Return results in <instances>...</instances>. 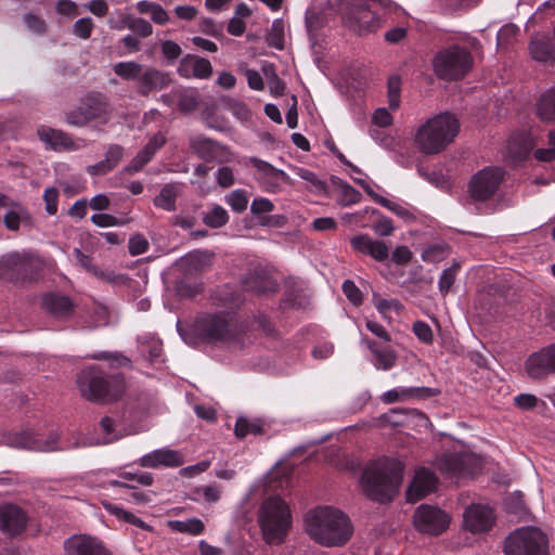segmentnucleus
I'll list each match as a JSON object with an SVG mask.
<instances>
[{"instance_id": "10", "label": "nucleus", "mask_w": 555, "mask_h": 555, "mask_svg": "<svg viewBox=\"0 0 555 555\" xmlns=\"http://www.w3.org/2000/svg\"><path fill=\"white\" fill-rule=\"evenodd\" d=\"M413 522L420 532L439 535L449 527L450 516L439 507L423 504L416 508Z\"/></svg>"}, {"instance_id": "8", "label": "nucleus", "mask_w": 555, "mask_h": 555, "mask_svg": "<svg viewBox=\"0 0 555 555\" xmlns=\"http://www.w3.org/2000/svg\"><path fill=\"white\" fill-rule=\"evenodd\" d=\"M109 114L107 98L102 93H89L78 106L66 114L65 119L69 125L83 127L92 120L105 122Z\"/></svg>"}, {"instance_id": "37", "label": "nucleus", "mask_w": 555, "mask_h": 555, "mask_svg": "<svg viewBox=\"0 0 555 555\" xmlns=\"http://www.w3.org/2000/svg\"><path fill=\"white\" fill-rule=\"evenodd\" d=\"M177 186L173 184L165 185L160 193L155 197L154 202L157 207L164 208L166 210H173L175 203L177 197Z\"/></svg>"}, {"instance_id": "7", "label": "nucleus", "mask_w": 555, "mask_h": 555, "mask_svg": "<svg viewBox=\"0 0 555 555\" xmlns=\"http://www.w3.org/2000/svg\"><path fill=\"white\" fill-rule=\"evenodd\" d=\"M505 555H548L547 538L537 527H521L505 539Z\"/></svg>"}, {"instance_id": "19", "label": "nucleus", "mask_w": 555, "mask_h": 555, "mask_svg": "<svg viewBox=\"0 0 555 555\" xmlns=\"http://www.w3.org/2000/svg\"><path fill=\"white\" fill-rule=\"evenodd\" d=\"M354 251L372 257L374 260L384 262L389 257V247L383 241L371 238L367 234H359L350 240Z\"/></svg>"}, {"instance_id": "17", "label": "nucleus", "mask_w": 555, "mask_h": 555, "mask_svg": "<svg viewBox=\"0 0 555 555\" xmlns=\"http://www.w3.org/2000/svg\"><path fill=\"white\" fill-rule=\"evenodd\" d=\"M437 477L431 470L424 467L418 468L406 490L408 501L415 502L431 493L437 487Z\"/></svg>"}, {"instance_id": "26", "label": "nucleus", "mask_w": 555, "mask_h": 555, "mask_svg": "<svg viewBox=\"0 0 555 555\" xmlns=\"http://www.w3.org/2000/svg\"><path fill=\"white\" fill-rule=\"evenodd\" d=\"M501 181V176H473L468 185L470 196L476 201H486L496 192Z\"/></svg>"}, {"instance_id": "3", "label": "nucleus", "mask_w": 555, "mask_h": 555, "mask_svg": "<svg viewBox=\"0 0 555 555\" xmlns=\"http://www.w3.org/2000/svg\"><path fill=\"white\" fill-rule=\"evenodd\" d=\"M402 464L385 457L370 463L363 470L361 487L364 494L380 503L391 501L402 480Z\"/></svg>"}, {"instance_id": "24", "label": "nucleus", "mask_w": 555, "mask_h": 555, "mask_svg": "<svg viewBox=\"0 0 555 555\" xmlns=\"http://www.w3.org/2000/svg\"><path fill=\"white\" fill-rule=\"evenodd\" d=\"M42 307L55 319H68L74 312V304L68 296L48 293L42 297Z\"/></svg>"}, {"instance_id": "48", "label": "nucleus", "mask_w": 555, "mask_h": 555, "mask_svg": "<svg viewBox=\"0 0 555 555\" xmlns=\"http://www.w3.org/2000/svg\"><path fill=\"white\" fill-rule=\"evenodd\" d=\"M264 75L268 79V86L271 94L281 96L285 90V83L279 78L273 65L263 67Z\"/></svg>"}, {"instance_id": "1", "label": "nucleus", "mask_w": 555, "mask_h": 555, "mask_svg": "<svg viewBox=\"0 0 555 555\" xmlns=\"http://www.w3.org/2000/svg\"><path fill=\"white\" fill-rule=\"evenodd\" d=\"M94 360L107 361L109 370L102 365H90L77 375V386L81 396L92 402L108 403L119 400L126 391L127 383L121 367H130L131 360L119 353L101 351L91 356Z\"/></svg>"}, {"instance_id": "36", "label": "nucleus", "mask_w": 555, "mask_h": 555, "mask_svg": "<svg viewBox=\"0 0 555 555\" xmlns=\"http://www.w3.org/2000/svg\"><path fill=\"white\" fill-rule=\"evenodd\" d=\"M203 220L206 225L218 229L228 222L229 215L222 206L214 205L211 209L204 215Z\"/></svg>"}, {"instance_id": "31", "label": "nucleus", "mask_w": 555, "mask_h": 555, "mask_svg": "<svg viewBox=\"0 0 555 555\" xmlns=\"http://www.w3.org/2000/svg\"><path fill=\"white\" fill-rule=\"evenodd\" d=\"M122 159V149L118 145H112L107 149L104 157L93 166L89 167V170L95 173H106L117 168Z\"/></svg>"}, {"instance_id": "54", "label": "nucleus", "mask_w": 555, "mask_h": 555, "mask_svg": "<svg viewBox=\"0 0 555 555\" xmlns=\"http://www.w3.org/2000/svg\"><path fill=\"white\" fill-rule=\"evenodd\" d=\"M245 168L246 169H254L256 171H259L261 173H284L283 170L275 169L271 164L261 160L257 157H250L245 160Z\"/></svg>"}, {"instance_id": "64", "label": "nucleus", "mask_w": 555, "mask_h": 555, "mask_svg": "<svg viewBox=\"0 0 555 555\" xmlns=\"http://www.w3.org/2000/svg\"><path fill=\"white\" fill-rule=\"evenodd\" d=\"M412 259V251L408 246H398L391 254V261L398 266H405Z\"/></svg>"}, {"instance_id": "42", "label": "nucleus", "mask_w": 555, "mask_h": 555, "mask_svg": "<svg viewBox=\"0 0 555 555\" xmlns=\"http://www.w3.org/2000/svg\"><path fill=\"white\" fill-rule=\"evenodd\" d=\"M448 256V247L444 244H430L422 251V260L425 262H440Z\"/></svg>"}, {"instance_id": "22", "label": "nucleus", "mask_w": 555, "mask_h": 555, "mask_svg": "<svg viewBox=\"0 0 555 555\" xmlns=\"http://www.w3.org/2000/svg\"><path fill=\"white\" fill-rule=\"evenodd\" d=\"M183 456L179 451L158 449L141 456V466L144 467H178L183 464Z\"/></svg>"}, {"instance_id": "28", "label": "nucleus", "mask_w": 555, "mask_h": 555, "mask_svg": "<svg viewBox=\"0 0 555 555\" xmlns=\"http://www.w3.org/2000/svg\"><path fill=\"white\" fill-rule=\"evenodd\" d=\"M75 254L77 256L79 263L88 271L92 272L96 278L109 282L112 284L129 286L131 280L128 276L124 274H115L112 271H103L99 269L92 263V258L88 255H85L79 249H75Z\"/></svg>"}, {"instance_id": "13", "label": "nucleus", "mask_w": 555, "mask_h": 555, "mask_svg": "<svg viewBox=\"0 0 555 555\" xmlns=\"http://www.w3.org/2000/svg\"><path fill=\"white\" fill-rule=\"evenodd\" d=\"M438 468L451 476H473L477 470V460L469 453H446L437 461Z\"/></svg>"}, {"instance_id": "27", "label": "nucleus", "mask_w": 555, "mask_h": 555, "mask_svg": "<svg viewBox=\"0 0 555 555\" xmlns=\"http://www.w3.org/2000/svg\"><path fill=\"white\" fill-rule=\"evenodd\" d=\"M532 147L533 143L528 135H513L507 143L506 162L516 167L528 157Z\"/></svg>"}, {"instance_id": "57", "label": "nucleus", "mask_w": 555, "mask_h": 555, "mask_svg": "<svg viewBox=\"0 0 555 555\" xmlns=\"http://www.w3.org/2000/svg\"><path fill=\"white\" fill-rule=\"evenodd\" d=\"M105 508L107 512L115 515L118 519L134 526H139V518L132 513L124 509L122 507L115 504H105Z\"/></svg>"}, {"instance_id": "43", "label": "nucleus", "mask_w": 555, "mask_h": 555, "mask_svg": "<svg viewBox=\"0 0 555 555\" xmlns=\"http://www.w3.org/2000/svg\"><path fill=\"white\" fill-rule=\"evenodd\" d=\"M234 434L237 438H244L248 434L260 435L262 427L257 422L249 421L246 417H238L235 423Z\"/></svg>"}, {"instance_id": "2", "label": "nucleus", "mask_w": 555, "mask_h": 555, "mask_svg": "<svg viewBox=\"0 0 555 555\" xmlns=\"http://www.w3.org/2000/svg\"><path fill=\"white\" fill-rule=\"evenodd\" d=\"M308 534L321 545H344L352 534L348 517L333 507H318L305 518Z\"/></svg>"}, {"instance_id": "21", "label": "nucleus", "mask_w": 555, "mask_h": 555, "mask_svg": "<svg viewBox=\"0 0 555 555\" xmlns=\"http://www.w3.org/2000/svg\"><path fill=\"white\" fill-rule=\"evenodd\" d=\"M38 135L42 142L55 151H74L82 146V141L73 140L67 133L52 128H41Z\"/></svg>"}, {"instance_id": "34", "label": "nucleus", "mask_w": 555, "mask_h": 555, "mask_svg": "<svg viewBox=\"0 0 555 555\" xmlns=\"http://www.w3.org/2000/svg\"><path fill=\"white\" fill-rule=\"evenodd\" d=\"M138 483L139 475L138 473L132 472H122L119 474L118 479H112L107 481V485L119 488L120 490H132L130 495L134 501L139 500V494L135 491Z\"/></svg>"}, {"instance_id": "29", "label": "nucleus", "mask_w": 555, "mask_h": 555, "mask_svg": "<svg viewBox=\"0 0 555 555\" xmlns=\"http://www.w3.org/2000/svg\"><path fill=\"white\" fill-rule=\"evenodd\" d=\"M171 82L168 73L155 68H149L141 75V94L147 95L152 92L167 88Z\"/></svg>"}, {"instance_id": "16", "label": "nucleus", "mask_w": 555, "mask_h": 555, "mask_svg": "<svg viewBox=\"0 0 555 555\" xmlns=\"http://www.w3.org/2000/svg\"><path fill=\"white\" fill-rule=\"evenodd\" d=\"M66 555H111L104 544L89 535H74L64 543Z\"/></svg>"}, {"instance_id": "49", "label": "nucleus", "mask_w": 555, "mask_h": 555, "mask_svg": "<svg viewBox=\"0 0 555 555\" xmlns=\"http://www.w3.org/2000/svg\"><path fill=\"white\" fill-rule=\"evenodd\" d=\"M24 447L42 452L55 451L59 449L57 441L54 437H50L47 440L28 437V440L24 442Z\"/></svg>"}, {"instance_id": "5", "label": "nucleus", "mask_w": 555, "mask_h": 555, "mask_svg": "<svg viewBox=\"0 0 555 555\" xmlns=\"http://www.w3.org/2000/svg\"><path fill=\"white\" fill-rule=\"evenodd\" d=\"M259 524L267 543H281L292 525L287 504L279 496L268 498L260 507Z\"/></svg>"}, {"instance_id": "39", "label": "nucleus", "mask_w": 555, "mask_h": 555, "mask_svg": "<svg viewBox=\"0 0 555 555\" xmlns=\"http://www.w3.org/2000/svg\"><path fill=\"white\" fill-rule=\"evenodd\" d=\"M198 104V93L195 90H181L178 92V107L182 113L195 111Z\"/></svg>"}, {"instance_id": "6", "label": "nucleus", "mask_w": 555, "mask_h": 555, "mask_svg": "<svg viewBox=\"0 0 555 555\" xmlns=\"http://www.w3.org/2000/svg\"><path fill=\"white\" fill-rule=\"evenodd\" d=\"M472 53L457 44L440 50L433 60L436 76L443 80H460L473 68Z\"/></svg>"}, {"instance_id": "59", "label": "nucleus", "mask_w": 555, "mask_h": 555, "mask_svg": "<svg viewBox=\"0 0 555 555\" xmlns=\"http://www.w3.org/2000/svg\"><path fill=\"white\" fill-rule=\"evenodd\" d=\"M227 107L234 116L241 120H247L251 116V112L243 102L230 99L227 101Z\"/></svg>"}, {"instance_id": "38", "label": "nucleus", "mask_w": 555, "mask_h": 555, "mask_svg": "<svg viewBox=\"0 0 555 555\" xmlns=\"http://www.w3.org/2000/svg\"><path fill=\"white\" fill-rule=\"evenodd\" d=\"M397 354L390 347L380 348L374 354L373 364L377 370H389L395 366Z\"/></svg>"}, {"instance_id": "62", "label": "nucleus", "mask_w": 555, "mask_h": 555, "mask_svg": "<svg viewBox=\"0 0 555 555\" xmlns=\"http://www.w3.org/2000/svg\"><path fill=\"white\" fill-rule=\"evenodd\" d=\"M199 29L202 33L219 38L222 36V25H218L212 18L205 17L199 22Z\"/></svg>"}, {"instance_id": "46", "label": "nucleus", "mask_w": 555, "mask_h": 555, "mask_svg": "<svg viewBox=\"0 0 555 555\" xmlns=\"http://www.w3.org/2000/svg\"><path fill=\"white\" fill-rule=\"evenodd\" d=\"M389 108L396 111L400 106L401 78L400 76H391L387 82Z\"/></svg>"}, {"instance_id": "30", "label": "nucleus", "mask_w": 555, "mask_h": 555, "mask_svg": "<svg viewBox=\"0 0 555 555\" xmlns=\"http://www.w3.org/2000/svg\"><path fill=\"white\" fill-rule=\"evenodd\" d=\"M25 254L10 253L0 258V278L18 282V270L25 266Z\"/></svg>"}, {"instance_id": "12", "label": "nucleus", "mask_w": 555, "mask_h": 555, "mask_svg": "<svg viewBox=\"0 0 555 555\" xmlns=\"http://www.w3.org/2000/svg\"><path fill=\"white\" fill-rule=\"evenodd\" d=\"M525 371L532 379H544L555 374V344L541 348L528 357Z\"/></svg>"}, {"instance_id": "44", "label": "nucleus", "mask_w": 555, "mask_h": 555, "mask_svg": "<svg viewBox=\"0 0 555 555\" xmlns=\"http://www.w3.org/2000/svg\"><path fill=\"white\" fill-rule=\"evenodd\" d=\"M149 354V360L152 363H156L162 360L163 348L162 341L158 338L150 337L143 344H141V356Z\"/></svg>"}, {"instance_id": "18", "label": "nucleus", "mask_w": 555, "mask_h": 555, "mask_svg": "<svg viewBox=\"0 0 555 555\" xmlns=\"http://www.w3.org/2000/svg\"><path fill=\"white\" fill-rule=\"evenodd\" d=\"M177 72L183 78L208 79L212 75V66L207 59L186 54L181 59Z\"/></svg>"}, {"instance_id": "56", "label": "nucleus", "mask_w": 555, "mask_h": 555, "mask_svg": "<svg viewBox=\"0 0 555 555\" xmlns=\"http://www.w3.org/2000/svg\"><path fill=\"white\" fill-rule=\"evenodd\" d=\"M378 204L386 207L387 209H389L390 211L396 214L398 217H400L404 221L410 222L415 219L414 215L411 211H409L405 207H403L397 203H392L391 201H389L387 198L378 199Z\"/></svg>"}, {"instance_id": "15", "label": "nucleus", "mask_w": 555, "mask_h": 555, "mask_svg": "<svg viewBox=\"0 0 555 555\" xmlns=\"http://www.w3.org/2000/svg\"><path fill=\"white\" fill-rule=\"evenodd\" d=\"M464 526L473 533L489 530L493 522L494 516L490 507L481 504H472L463 515Z\"/></svg>"}, {"instance_id": "41", "label": "nucleus", "mask_w": 555, "mask_h": 555, "mask_svg": "<svg viewBox=\"0 0 555 555\" xmlns=\"http://www.w3.org/2000/svg\"><path fill=\"white\" fill-rule=\"evenodd\" d=\"M165 142L166 138L162 132H156L149 139V142L141 152V167L150 162L155 152L160 149Z\"/></svg>"}, {"instance_id": "63", "label": "nucleus", "mask_w": 555, "mask_h": 555, "mask_svg": "<svg viewBox=\"0 0 555 555\" xmlns=\"http://www.w3.org/2000/svg\"><path fill=\"white\" fill-rule=\"evenodd\" d=\"M196 493L202 496L208 503H215L219 501L221 496V490L216 486H202L196 489Z\"/></svg>"}, {"instance_id": "61", "label": "nucleus", "mask_w": 555, "mask_h": 555, "mask_svg": "<svg viewBox=\"0 0 555 555\" xmlns=\"http://www.w3.org/2000/svg\"><path fill=\"white\" fill-rule=\"evenodd\" d=\"M93 29V22L89 17L79 18L74 24V34L81 38V39H88L91 36Z\"/></svg>"}, {"instance_id": "55", "label": "nucleus", "mask_w": 555, "mask_h": 555, "mask_svg": "<svg viewBox=\"0 0 555 555\" xmlns=\"http://www.w3.org/2000/svg\"><path fill=\"white\" fill-rule=\"evenodd\" d=\"M413 333L424 344L430 345L434 341L431 327L424 321H416L413 324Z\"/></svg>"}, {"instance_id": "47", "label": "nucleus", "mask_w": 555, "mask_h": 555, "mask_svg": "<svg viewBox=\"0 0 555 555\" xmlns=\"http://www.w3.org/2000/svg\"><path fill=\"white\" fill-rule=\"evenodd\" d=\"M225 203L236 212H242L247 208L248 196L245 191L235 190L225 195Z\"/></svg>"}, {"instance_id": "9", "label": "nucleus", "mask_w": 555, "mask_h": 555, "mask_svg": "<svg viewBox=\"0 0 555 555\" xmlns=\"http://www.w3.org/2000/svg\"><path fill=\"white\" fill-rule=\"evenodd\" d=\"M344 20L346 26L359 35L374 33L380 27L378 16L371 10L366 0H352Z\"/></svg>"}, {"instance_id": "51", "label": "nucleus", "mask_w": 555, "mask_h": 555, "mask_svg": "<svg viewBox=\"0 0 555 555\" xmlns=\"http://www.w3.org/2000/svg\"><path fill=\"white\" fill-rule=\"evenodd\" d=\"M459 269V264H453L450 268L444 269L442 271L438 282L439 289L441 293L447 294L450 291L455 281Z\"/></svg>"}, {"instance_id": "35", "label": "nucleus", "mask_w": 555, "mask_h": 555, "mask_svg": "<svg viewBox=\"0 0 555 555\" xmlns=\"http://www.w3.org/2000/svg\"><path fill=\"white\" fill-rule=\"evenodd\" d=\"M168 526L172 531L188 533L191 535L202 534L205 530L204 522L198 518H189L185 520H171Z\"/></svg>"}, {"instance_id": "25", "label": "nucleus", "mask_w": 555, "mask_h": 555, "mask_svg": "<svg viewBox=\"0 0 555 555\" xmlns=\"http://www.w3.org/2000/svg\"><path fill=\"white\" fill-rule=\"evenodd\" d=\"M191 149L204 160H221L227 154V149L218 142L204 135H196L190 140Z\"/></svg>"}, {"instance_id": "4", "label": "nucleus", "mask_w": 555, "mask_h": 555, "mask_svg": "<svg viewBox=\"0 0 555 555\" xmlns=\"http://www.w3.org/2000/svg\"><path fill=\"white\" fill-rule=\"evenodd\" d=\"M459 129V120L450 113H442L418 127L414 142L423 154H439L453 142Z\"/></svg>"}, {"instance_id": "40", "label": "nucleus", "mask_w": 555, "mask_h": 555, "mask_svg": "<svg viewBox=\"0 0 555 555\" xmlns=\"http://www.w3.org/2000/svg\"><path fill=\"white\" fill-rule=\"evenodd\" d=\"M141 13L149 14L151 20L159 25L169 21L168 13L157 3L141 1Z\"/></svg>"}, {"instance_id": "50", "label": "nucleus", "mask_w": 555, "mask_h": 555, "mask_svg": "<svg viewBox=\"0 0 555 555\" xmlns=\"http://www.w3.org/2000/svg\"><path fill=\"white\" fill-rule=\"evenodd\" d=\"M114 72L117 76L126 80H135L139 78V65L133 62H120L114 65Z\"/></svg>"}, {"instance_id": "60", "label": "nucleus", "mask_w": 555, "mask_h": 555, "mask_svg": "<svg viewBox=\"0 0 555 555\" xmlns=\"http://www.w3.org/2000/svg\"><path fill=\"white\" fill-rule=\"evenodd\" d=\"M43 201L46 203V211L53 216L57 212L59 204V190L56 188H48L43 193Z\"/></svg>"}, {"instance_id": "14", "label": "nucleus", "mask_w": 555, "mask_h": 555, "mask_svg": "<svg viewBox=\"0 0 555 555\" xmlns=\"http://www.w3.org/2000/svg\"><path fill=\"white\" fill-rule=\"evenodd\" d=\"M195 328L209 341L227 340L231 336L230 323L223 315H204L196 321Z\"/></svg>"}, {"instance_id": "11", "label": "nucleus", "mask_w": 555, "mask_h": 555, "mask_svg": "<svg viewBox=\"0 0 555 555\" xmlns=\"http://www.w3.org/2000/svg\"><path fill=\"white\" fill-rule=\"evenodd\" d=\"M27 512L17 504H0V532L8 538L14 539L22 535L28 525Z\"/></svg>"}, {"instance_id": "20", "label": "nucleus", "mask_w": 555, "mask_h": 555, "mask_svg": "<svg viewBox=\"0 0 555 555\" xmlns=\"http://www.w3.org/2000/svg\"><path fill=\"white\" fill-rule=\"evenodd\" d=\"M246 291L255 294H270L278 291V283L272 279L270 273L263 268H255L249 271L242 281Z\"/></svg>"}, {"instance_id": "32", "label": "nucleus", "mask_w": 555, "mask_h": 555, "mask_svg": "<svg viewBox=\"0 0 555 555\" xmlns=\"http://www.w3.org/2000/svg\"><path fill=\"white\" fill-rule=\"evenodd\" d=\"M3 223L8 230L17 231L21 227V223H31V216L27 208L16 202L15 205L10 207V210L4 215Z\"/></svg>"}, {"instance_id": "45", "label": "nucleus", "mask_w": 555, "mask_h": 555, "mask_svg": "<svg viewBox=\"0 0 555 555\" xmlns=\"http://www.w3.org/2000/svg\"><path fill=\"white\" fill-rule=\"evenodd\" d=\"M267 42L270 47L279 50L284 49V25L282 20H275L267 35Z\"/></svg>"}, {"instance_id": "33", "label": "nucleus", "mask_w": 555, "mask_h": 555, "mask_svg": "<svg viewBox=\"0 0 555 555\" xmlns=\"http://www.w3.org/2000/svg\"><path fill=\"white\" fill-rule=\"evenodd\" d=\"M537 115L544 122H555V88L540 96L537 102Z\"/></svg>"}, {"instance_id": "58", "label": "nucleus", "mask_w": 555, "mask_h": 555, "mask_svg": "<svg viewBox=\"0 0 555 555\" xmlns=\"http://www.w3.org/2000/svg\"><path fill=\"white\" fill-rule=\"evenodd\" d=\"M343 292L346 297L356 306H359L363 301V296L359 287L351 280H346L343 283Z\"/></svg>"}, {"instance_id": "23", "label": "nucleus", "mask_w": 555, "mask_h": 555, "mask_svg": "<svg viewBox=\"0 0 555 555\" xmlns=\"http://www.w3.org/2000/svg\"><path fill=\"white\" fill-rule=\"evenodd\" d=\"M528 49L531 57L537 62L545 64L555 62V43L546 34L532 36Z\"/></svg>"}, {"instance_id": "52", "label": "nucleus", "mask_w": 555, "mask_h": 555, "mask_svg": "<svg viewBox=\"0 0 555 555\" xmlns=\"http://www.w3.org/2000/svg\"><path fill=\"white\" fill-rule=\"evenodd\" d=\"M548 149H538L534 152V158L539 162H553L555 160V129L551 130L547 134Z\"/></svg>"}, {"instance_id": "53", "label": "nucleus", "mask_w": 555, "mask_h": 555, "mask_svg": "<svg viewBox=\"0 0 555 555\" xmlns=\"http://www.w3.org/2000/svg\"><path fill=\"white\" fill-rule=\"evenodd\" d=\"M374 306L384 318H388V313L391 311L399 312L402 309L398 299L375 298Z\"/></svg>"}]
</instances>
